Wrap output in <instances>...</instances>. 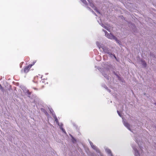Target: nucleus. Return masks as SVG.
I'll return each mask as SVG.
<instances>
[{"label":"nucleus","instance_id":"nucleus-10","mask_svg":"<svg viewBox=\"0 0 156 156\" xmlns=\"http://www.w3.org/2000/svg\"><path fill=\"white\" fill-rule=\"evenodd\" d=\"M41 110L42 112H43L46 115H48V113L44 109L41 108Z\"/></svg>","mask_w":156,"mask_h":156},{"label":"nucleus","instance_id":"nucleus-31","mask_svg":"<svg viewBox=\"0 0 156 156\" xmlns=\"http://www.w3.org/2000/svg\"><path fill=\"white\" fill-rule=\"evenodd\" d=\"M154 147L156 149V144H155V146H154Z\"/></svg>","mask_w":156,"mask_h":156},{"label":"nucleus","instance_id":"nucleus-17","mask_svg":"<svg viewBox=\"0 0 156 156\" xmlns=\"http://www.w3.org/2000/svg\"><path fill=\"white\" fill-rule=\"evenodd\" d=\"M87 8L88 10L92 12L96 16H97L95 12H94V11L92 9H91L90 7H87Z\"/></svg>","mask_w":156,"mask_h":156},{"label":"nucleus","instance_id":"nucleus-1","mask_svg":"<svg viewBox=\"0 0 156 156\" xmlns=\"http://www.w3.org/2000/svg\"><path fill=\"white\" fill-rule=\"evenodd\" d=\"M135 137H136L135 138V141L137 143L138 145V146L139 147L140 150V151H138L136 147L134 146H132V147L134 151V154L135 156H141V155L142 153H143V151L142 150V148L143 147L140 144H141V141L139 140L138 141V138H137V135H135Z\"/></svg>","mask_w":156,"mask_h":156},{"label":"nucleus","instance_id":"nucleus-30","mask_svg":"<svg viewBox=\"0 0 156 156\" xmlns=\"http://www.w3.org/2000/svg\"><path fill=\"white\" fill-rule=\"evenodd\" d=\"M29 65L30 66V67H31L33 66V64H30V65Z\"/></svg>","mask_w":156,"mask_h":156},{"label":"nucleus","instance_id":"nucleus-11","mask_svg":"<svg viewBox=\"0 0 156 156\" xmlns=\"http://www.w3.org/2000/svg\"><path fill=\"white\" fill-rule=\"evenodd\" d=\"M83 4L85 6H87V2L86 1V0H80Z\"/></svg>","mask_w":156,"mask_h":156},{"label":"nucleus","instance_id":"nucleus-29","mask_svg":"<svg viewBox=\"0 0 156 156\" xmlns=\"http://www.w3.org/2000/svg\"><path fill=\"white\" fill-rule=\"evenodd\" d=\"M69 135L71 137L72 139L74 138V137L71 134H69Z\"/></svg>","mask_w":156,"mask_h":156},{"label":"nucleus","instance_id":"nucleus-34","mask_svg":"<svg viewBox=\"0 0 156 156\" xmlns=\"http://www.w3.org/2000/svg\"><path fill=\"white\" fill-rule=\"evenodd\" d=\"M73 125H74V126H75V123H73Z\"/></svg>","mask_w":156,"mask_h":156},{"label":"nucleus","instance_id":"nucleus-6","mask_svg":"<svg viewBox=\"0 0 156 156\" xmlns=\"http://www.w3.org/2000/svg\"><path fill=\"white\" fill-rule=\"evenodd\" d=\"M123 123L124 125L129 130L131 131V132L134 133L133 131H132L130 128V125L127 122H126V120L125 119L122 118Z\"/></svg>","mask_w":156,"mask_h":156},{"label":"nucleus","instance_id":"nucleus-25","mask_svg":"<svg viewBox=\"0 0 156 156\" xmlns=\"http://www.w3.org/2000/svg\"><path fill=\"white\" fill-rule=\"evenodd\" d=\"M50 112L52 114V113H53L54 114V113H55L54 112L53 110L52 109H50Z\"/></svg>","mask_w":156,"mask_h":156},{"label":"nucleus","instance_id":"nucleus-3","mask_svg":"<svg viewBox=\"0 0 156 156\" xmlns=\"http://www.w3.org/2000/svg\"><path fill=\"white\" fill-rule=\"evenodd\" d=\"M102 30L105 32V36L106 37L110 39L114 40L117 43H119V41L116 37L111 33L109 34L106 30L104 29H103Z\"/></svg>","mask_w":156,"mask_h":156},{"label":"nucleus","instance_id":"nucleus-22","mask_svg":"<svg viewBox=\"0 0 156 156\" xmlns=\"http://www.w3.org/2000/svg\"><path fill=\"white\" fill-rule=\"evenodd\" d=\"M61 130L64 133H65V134H66V132L65 131V129H64L63 128H62V129H61Z\"/></svg>","mask_w":156,"mask_h":156},{"label":"nucleus","instance_id":"nucleus-21","mask_svg":"<svg viewBox=\"0 0 156 156\" xmlns=\"http://www.w3.org/2000/svg\"><path fill=\"white\" fill-rule=\"evenodd\" d=\"M114 73L115 75L118 78L119 80H120V77L119 76V75L116 73L114 72Z\"/></svg>","mask_w":156,"mask_h":156},{"label":"nucleus","instance_id":"nucleus-16","mask_svg":"<svg viewBox=\"0 0 156 156\" xmlns=\"http://www.w3.org/2000/svg\"><path fill=\"white\" fill-rule=\"evenodd\" d=\"M76 140L75 138H74V137L72 139V142L73 144H75L76 142Z\"/></svg>","mask_w":156,"mask_h":156},{"label":"nucleus","instance_id":"nucleus-27","mask_svg":"<svg viewBox=\"0 0 156 156\" xmlns=\"http://www.w3.org/2000/svg\"><path fill=\"white\" fill-rule=\"evenodd\" d=\"M27 67L29 69L31 67H30V66L28 65L27 66Z\"/></svg>","mask_w":156,"mask_h":156},{"label":"nucleus","instance_id":"nucleus-13","mask_svg":"<svg viewBox=\"0 0 156 156\" xmlns=\"http://www.w3.org/2000/svg\"><path fill=\"white\" fill-rule=\"evenodd\" d=\"M29 69L26 66L24 69V72L25 73H27L29 71Z\"/></svg>","mask_w":156,"mask_h":156},{"label":"nucleus","instance_id":"nucleus-33","mask_svg":"<svg viewBox=\"0 0 156 156\" xmlns=\"http://www.w3.org/2000/svg\"><path fill=\"white\" fill-rule=\"evenodd\" d=\"M35 62H33V65H34V64H35Z\"/></svg>","mask_w":156,"mask_h":156},{"label":"nucleus","instance_id":"nucleus-9","mask_svg":"<svg viewBox=\"0 0 156 156\" xmlns=\"http://www.w3.org/2000/svg\"><path fill=\"white\" fill-rule=\"evenodd\" d=\"M52 116L55 120V121L56 122V123L59 126V123L58 121V119L55 115V113H52Z\"/></svg>","mask_w":156,"mask_h":156},{"label":"nucleus","instance_id":"nucleus-19","mask_svg":"<svg viewBox=\"0 0 156 156\" xmlns=\"http://www.w3.org/2000/svg\"><path fill=\"white\" fill-rule=\"evenodd\" d=\"M113 57L115 59V60L118 62L119 61L118 60L117 58H116V57L115 56V54H113L112 55V57Z\"/></svg>","mask_w":156,"mask_h":156},{"label":"nucleus","instance_id":"nucleus-2","mask_svg":"<svg viewBox=\"0 0 156 156\" xmlns=\"http://www.w3.org/2000/svg\"><path fill=\"white\" fill-rule=\"evenodd\" d=\"M96 44L99 49H100L101 48H102L104 53L108 55L111 58H112V55L113 53H112V51L111 49L105 46L104 45L101 44L98 42H97Z\"/></svg>","mask_w":156,"mask_h":156},{"label":"nucleus","instance_id":"nucleus-12","mask_svg":"<svg viewBox=\"0 0 156 156\" xmlns=\"http://www.w3.org/2000/svg\"><path fill=\"white\" fill-rule=\"evenodd\" d=\"M99 24L103 28L107 30H108V27L106 26H105L103 23H99Z\"/></svg>","mask_w":156,"mask_h":156},{"label":"nucleus","instance_id":"nucleus-7","mask_svg":"<svg viewBox=\"0 0 156 156\" xmlns=\"http://www.w3.org/2000/svg\"><path fill=\"white\" fill-rule=\"evenodd\" d=\"M90 4V6L92 7L94 10H95L97 12L100 14L97 8L94 6L93 3L90 1L89 0H87Z\"/></svg>","mask_w":156,"mask_h":156},{"label":"nucleus","instance_id":"nucleus-32","mask_svg":"<svg viewBox=\"0 0 156 156\" xmlns=\"http://www.w3.org/2000/svg\"><path fill=\"white\" fill-rule=\"evenodd\" d=\"M34 89L35 90H37V89L35 88H34Z\"/></svg>","mask_w":156,"mask_h":156},{"label":"nucleus","instance_id":"nucleus-35","mask_svg":"<svg viewBox=\"0 0 156 156\" xmlns=\"http://www.w3.org/2000/svg\"><path fill=\"white\" fill-rule=\"evenodd\" d=\"M155 105H156V103H155Z\"/></svg>","mask_w":156,"mask_h":156},{"label":"nucleus","instance_id":"nucleus-18","mask_svg":"<svg viewBox=\"0 0 156 156\" xmlns=\"http://www.w3.org/2000/svg\"><path fill=\"white\" fill-rule=\"evenodd\" d=\"M113 57L115 59V60L118 62L119 61L118 60L117 58H116V57L115 56V54H113L112 55V57Z\"/></svg>","mask_w":156,"mask_h":156},{"label":"nucleus","instance_id":"nucleus-26","mask_svg":"<svg viewBox=\"0 0 156 156\" xmlns=\"http://www.w3.org/2000/svg\"><path fill=\"white\" fill-rule=\"evenodd\" d=\"M117 113L120 116V117H121V115L120 113L119 112V111H117Z\"/></svg>","mask_w":156,"mask_h":156},{"label":"nucleus","instance_id":"nucleus-8","mask_svg":"<svg viewBox=\"0 0 156 156\" xmlns=\"http://www.w3.org/2000/svg\"><path fill=\"white\" fill-rule=\"evenodd\" d=\"M105 151L108 154L110 155L111 156H113L111 150L109 149L108 147H105Z\"/></svg>","mask_w":156,"mask_h":156},{"label":"nucleus","instance_id":"nucleus-15","mask_svg":"<svg viewBox=\"0 0 156 156\" xmlns=\"http://www.w3.org/2000/svg\"><path fill=\"white\" fill-rule=\"evenodd\" d=\"M142 64L143 66L144 67H146L147 66V64L144 61H142Z\"/></svg>","mask_w":156,"mask_h":156},{"label":"nucleus","instance_id":"nucleus-24","mask_svg":"<svg viewBox=\"0 0 156 156\" xmlns=\"http://www.w3.org/2000/svg\"><path fill=\"white\" fill-rule=\"evenodd\" d=\"M0 90L2 91H3L4 90V88H3L2 87L1 84H0Z\"/></svg>","mask_w":156,"mask_h":156},{"label":"nucleus","instance_id":"nucleus-20","mask_svg":"<svg viewBox=\"0 0 156 156\" xmlns=\"http://www.w3.org/2000/svg\"><path fill=\"white\" fill-rule=\"evenodd\" d=\"M26 92L27 94L28 95V96L30 95V93L29 92V90H27Z\"/></svg>","mask_w":156,"mask_h":156},{"label":"nucleus","instance_id":"nucleus-4","mask_svg":"<svg viewBox=\"0 0 156 156\" xmlns=\"http://www.w3.org/2000/svg\"><path fill=\"white\" fill-rule=\"evenodd\" d=\"M88 140L92 148L97 153H99L101 156H102V155L101 153V151L95 145H94L93 143L90 140Z\"/></svg>","mask_w":156,"mask_h":156},{"label":"nucleus","instance_id":"nucleus-23","mask_svg":"<svg viewBox=\"0 0 156 156\" xmlns=\"http://www.w3.org/2000/svg\"><path fill=\"white\" fill-rule=\"evenodd\" d=\"M63 126V124L62 123H60V125L59 124V126L60 127V129H62V128H62V126Z\"/></svg>","mask_w":156,"mask_h":156},{"label":"nucleus","instance_id":"nucleus-5","mask_svg":"<svg viewBox=\"0 0 156 156\" xmlns=\"http://www.w3.org/2000/svg\"><path fill=\"white\" fill-rule=\"evenodd\" d=\"M98 70L101 73L102 75L108 80H109V76L107 75V72L108 71V70H106V71H104L103 69L98 67L97 68Z\"/></svg>","mask_w":156,"mask_h":156},{"label":"nucleus","instance_id":"nucleus-14","mask_svg":"<svg viewBox=\"0 0 156 156\" xmlns=\"http://www.w3.org/2000/svg\"><path fill=\"white\" fill-rule=\"evenodd\" d=\"M102 86L106 89L109 92H110L111 91L109 89H108L107 87L105 85H102Z\"/></svg>","mask_w":156,"mask_h":156},{"label":"nucleus","instance_id":"nucleus-28","mask_svg":"<svg viewBox=\"0 0 156 156\" xmlns=\"http://www.w3.org/2000/svg\"><path fill=\"white\" fill-rule=\"evenodd\" d=\"M41 82L42 83H44V79L43 80H41Z\"/></svg>","mask_w":156,"mask_h":156}]
</instances>
